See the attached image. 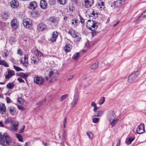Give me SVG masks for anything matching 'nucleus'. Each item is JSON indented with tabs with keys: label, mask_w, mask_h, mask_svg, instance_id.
Returning a JSON list of instances; mask_svg holds the SVG:
<instances>
[{
	"label": "nucleus",
	"mask_w": 146,
	"mask_h": 146,
	"mask_svg": "<svg viewBox=\"0 0 146 146\" xmlns=\"http://www.w3.org/2000/svg\"><path fill=\"white\" fill-rule=\"evenodd\" d=\"M11 142V137L7 133H0V144L5 146H8Z\"/></svg>",
	"instance_id": "f257e3e1"
},
{
	"label": "nucleus",
	"mask_w": 146,
	"mask_h": 146,
	"mask_svg": "<svg viewBox=\"0 0 146 146\" xmlns=\"http://www.w3.org/2000/svg\"><path fill=\"white\" fill-rule=\"evenodd\" d=\"M98 25L99 23L97 22L91 20H88L87 21L86 25L88 28L92 31H94Z\"/></svg>",
	"instance_id": "f03ea898"
},
{
	"label": "nucleus",
	"mask_w": 146,
	"mask_h": 146,
	"mask_svg": "<svg viewBox=\"0 0 146 146\" xmlns=\"http://www.w3.org/2000/svg\"><path fill=\"white\" fill-rule=\"evenodd\" d=\"M58 76L57 73L50 70L49 71L48 75L45 77V78L46 80H49L50 82H53L56 80Z\"/></svg>",
	"instance_id": "7ed1b4c3"
},
{
	"label": "nucleus",
	"mask_w": 146,
	"mask_h": 146,
	"mask_svg": "<svg viewBox=\"0 0 146 146\" xmlns=\"http://www.w3.org/2000/svg\"><path fill=\"white\" fill-rule=\"evenodd\" d=\"M138 72L136 71L130 75L127 80V82L129 83H132L136 79V78L139 75Z\"/></svg>",
	"instance_id": "20e7f679"
},
{
	"label": "nucleus",
	"mask_w": 146,
	"mask_h": 146,
	"mask_svg": "<svg viewBox=\"0 0 146 146\" xmlns=\"http://www.w3.org/2000/svg\"><path fill=\"white\" fill-rule=\"evenodd\" d=\"M79 100V95L78 93L76 92L74 94V98L71 104L72 107L74 108L77 104Z\"/></svg>",
	"instance_id": "39448f33"
},
{
	"label": "nucleus",
	"mask_w": 146,
	"mask_h": 146,
	"mask_svg": "<svg viewBox=\"0 0 146 146\" xmlns=\"http://www.w3.org/2000/svg\"><path fill=\"white\" fill-rule=\"evenodd\" d=\"M34 82L37 84L40 85H42L44 82V80L42 78L36 76L34 78Z\"/></svg>",
	"instance_id": "423d86ee"
},
{
	"label": "nucleus",
	"mask_w": 146,
	"mask_h": 146,
	"mask_svg": "<svg viewBox=\"0 0 146 146\" xmlns=\"http://www.w3.org/2000/svg\"><path fill=\"white\" fill-rule=\"evenodd\" d=\"M11 26L14 29H17L19 26V23L16 19H13L11 22Z\"/></svg>",
	"instance_id": "0eeeda50"
},
{
	"label": "nucleus",
	"mask_w": 146,
	"mask_h": 146,
	"mask_svg": "<svg viewBox=\"0 0 146 146\" xmlns=\"http://www.w3.org/2000/svg\"><path fill=\"white\" fill-rule=\"evenodd\" d=\"M137 133L139 134L143 133L145 132L144 124L143 123L141 124L137 128Z\"/></svg>",
	"instance_id": "6e6552de"
},
{
	"label": "nucleus",
	"mask_w": 146,
	"mask_h": 146,
	"mask_svg": "<svg viewBox=\"0 0 146 146\" xmlns=\"http://www.w3.org/2000/svg\"><path fill=\"white\" fill-rule=\"evenodd\" d=\"M19 125V122L16 121H13L12 122L11 127L12 130L16 131Z\"/></svg>",
	"instance_id": "1a4fd4ad"
},
{
	"label": "nucleus",
	"mask_w": 146,
	"mask_h": 146,
	"mask_svg": "<svg viewBox=\"0 0 146 146\" xmlns=\"http://www.w3.org/2000/svg\"><path fill=\"white\" fill-rule=\"evenodd\" d=\"M115 116L116 115L114 112L112 111H111L108 112L107 119L110 122L112 120L115 119Z\"/></svg>",
	"instance_id": "9d476101"
},
{
	"label": "nucleus",
	"mask_w": 146,
	"mask_h": 146,
	"mask_svg": "<svg viewBox=\"0 0 146 146\" xmlns=\"http://www.w3.org/2000/svg\"><path fill=\"white\" fill-rule=\"evenodd\" d=\"M15 75V72L14 71L10 70L7 71V74L5 75V78L8 79Z\"/></svg>",
	"instance_id": "9b49d317"
},
{
	"label": "nucleus",
	"mask_w": 146,
	"mask_h": 146,
	"mask_svg": "<svg viewBox=\"0 0 146 146\" xmlns=\"http://www.w3.org/2000/svg\"><path fill=\"white\" fill-rule=\"evenodd\" d=\"M23 23L24 26L27 28H29L32 26V22L29 20H24Z\"/></svg>",
	"instance_id": "f8f14e48"
},
{
	"label": "nucleus",
	"mask_w": 146,
	"mask_h": 146,
	"mask_svg": "<svg viewBox=\"0 0 146 146\" xmlns=\"http://www.w3.org/2000/svg\"><path fill=\"white\" fill-rule=\"evenodd\" d=\"M84 6L86 8H89L93 5L94 3V0H86L85 1Z\"/></svg>",
	"instance_id": "ddd939ff"
},
{
	"label": "nucleus",
	"mask_w": 146,
	"mask_h": 146,
	"mask_svg": "<svg viewBox=\"0 0 146 146\" xmlns=\"http://www.w3.org/2000/svg\"><path fill=\"white\" fill-rule=\"evenodd\" d=\"M146 17V10L144 11L142 13L141 15L139 17L138 19L135 21L136 23H138L139 22V20H141L143 18Z\"/></svg>",
	"instance_id": "4468645a"
},
{
	"label": "nucleus",
	"mask_w": 146,
	"mask_h": 146,
	"mask_svg": "<svg viewBox=\"0 0 146 146\" xmlns=\"http://www.w3.org/2000/svg\"><path fill=\"white\" fill-rule=\"evenodd\" d=\"M6 107L3 104H0V113L2 114H5L6 113Z\"/></svg>",
	"instance_id": "2eb2a0df"
},
{
	"label": "nucleus",
	"mask_w": 146,
	"mask_h": 146,
	"mask_svg": "<svg viewBox=\"0 0 146 146\" xmlns=\"http://www.w3.org/2000/svg\"><path fill=\"white\" fill-rule=\"evenodd\" d=\"M11 5L12 8H16L19 5V3L16 0H13L11 2Z\"/></svg>",
	"instance_id": "dca6fc26"
},
{
	"label": "nucleus",
	"mask_w": 146,
	"mask_h": 146,
	"mask_svg": "<svg viewBox=\"0 0 146 146\" xmlns=\"http://www.w3.org/2000/svg\"><path fill=\"white\" fill-rule=\"evenodd\" d=\"M58 36V33L56 32H53L52 38H50V40L52 42H54L56 41V38Z\"/></svg>",
	"instance_id": "f3484780"
},
{
	"label": "nucleus",
	"mask_w": 146,
	"mask_h": 146,
	"mask_svg": "<svg viewBox=\"0 0 146 146\" xmlns=\"http://www.w3.org/2000/svg\"><path fill=\"white\" fill-rule=\"evenodd\" d=\"M47 3L45 0H41L40 3V6L42 9H46L47 7Z\"/></svg>",
	"instance_id": "a211bd4d"
},
{
	"label": "nucleus",
	"mask_w": 146,
	"mask_h": 146,
	"mask_svg": "<svg viewBox=\"0 0 146 146\" xmlns=\"http://www.w3.org/2000/svg\"><path fill=\"white\" fill-rule=\"evenodd\" d=\"M37 29L39 32H40L45 30L46 28L45 25L41 23L38 25Z\"/></svg>",
	"instance_id": "6ab92c4d"
},
{
	"label": "nucleus",
	"mask_w": 146,
	"mask_h": 146,
	"mask_svg": "<svg viewBox=\"0 0 146 146\" xmlns=\"http://www.w3.org/2000/svg\"><path fill=\"white\" fill-rule=\"evenodd\" d=\"M49 21L52 24L54 25L58 23V21L56 20V18L54 17L50 18Z\"/></svg>",
	"instance_id": "aec40b11"
},
{
	"label": "nucleus",
	"mask_w": 146,
	"mask_h": 146,
	"mask_svg": "<svg viewBox=\"0 0 146 146\" xmlns=\"http://www.w3.org/2000/svg\"><path fill=\"white\" fill-rule=\"evenodd\" d=\"M37 4L35 1H33L30 3L29 8L31 9H34L37 7Z\"/></svg>",
	"instance_id": "412c9836"
},
{
	"label": "nucleus",
	"mask_w": 146,
	"mask_h": 146,
	"mask_svg": "<svg viewBox=\"0 0 146 146\" xmlns=\"http://www.w3.org/2000/svg\"><path fill=\"white\" fill-rule=\"evenodd\" d=\"M32 63H33L34 64H37L39 61V59L36 56H33L31 58Z\"/></svg>",
	"instance_id": "4be33fe9"
},
{
	"label": "nucleus",
	"mask_w": 146,
	"mask_h": 146,
	"mask_svg": "<svg viewBox=\"0 0 146 146\" xmlns=\"http://www.w3.org/2000/svg\"><path fill=\"white\" fill-rule=\"evenodd\" d=\"M98 16V14L97 12L94 11V10H93L92 12V13L90 15V18L91 19H96V17Z\"/></svg>",
	"instance_id": "5701e85b"
},
{
	"label": "nucleus",
	"mask_w": 146,
	"mask_h": 146,
	"mask_svg": "<svg viewBox=\"0 0 146 146\" xmlns=\"http://www.w3.org/2000/svg\"><path fill=\"white\" fill-rule=\"evenodd\" d=\"M68 33L73 37H76V34L77 33L74 30L72 29L69 30Z\"/></svg>",
	"instance_id": "b1692460"
},
{
	"label": "nucleus",
	"mask_w": 146,
	"mask_h": 146,
	"mask_svg": "<svg viewBox=\"0 0 146 146\" xmlns=\"http://www.w3.org/2000/svg\"><path fill=\"white\" fill-rule=\"evenodd\" d=\"M68 33L73 37H76V34L77 33L74 30L72 29L69 30Z\"/></svg>",
	"instance_id": "393cba45"
},
{
	"label": "nucleus",
	"mask_w": 146,
	"mask_h": 146,
	"mask_svg": "<svg viewBox=\"0 0 146 146\" xmlns=\"http://www.w3.org/2000/svg\"><path fill=\"white\" fill-rule=\"evenodd\" d=\"M99 65V62L98 61H96L95 63L92 64L91 66V68L93 70H95L97 68Z\"/></svg>",
	"instance_id": "a878e982"
},
{
	"label": "nucleus",
	"mask_w": 146,
	"mask_h": 146,
	"mask_svg": "<svg viewBox=\"0 0 146 146\" xmlns=\"http://www.w3.org/2000/svg\"><path fill=\"white\" fill-rule=\"evenodd\" d=\"M72 46L70 44H66L64 48L65 51L67 52H69L72 48Z\"/></svg>",
	"instance_id": "bb28decb"
},
{
	"label": "nucleus",
	"mask_w": 146,
	"mask_h": 146,
	"mask_svg": "<svg viewBox=\"0 0 146 146\" xmlns=\"http://www.w3.org/2000/svg\"><path fill=\"white\" fill-rule=\"evenodd\" d=\"M121 1V0H117L115 1L114 2V5L115 6V7L120 6Z\"/></svg>",
	"instance_id": "cd10ccee"
},
{
	"label": "nucleus",
	"mask_w": 146,
	"mask_h": 146,
	"mask_svg": "<svg viewBox=\"0 0 146 146\" xmlns=\"http://www.w3.org/2000/svg\"><path fill=\"white\" fill-rule=\"evenodd\" d=\"M75 38V40H76V42L81 41L82 40L81 37V36L78 33H77L76 34V36L74 37Z\"/></svg>",
	"instance_id": "c85d7f7f"
},
{
	"label": "nucleus",
	"mask_w": 146,
	"mask_h": 146,
	"mask_svg": "<svg viewBox=\"0 0 146 146\" xmlns=\"http://www.w3.org/2000/svg\"><path fill=\"white\" fill-rule=\"evenodd\" d=\"M34 52L35 54L36 55L35 56H36L38 57L39 56L40 57L42 55V54L41 52L37 50H35L34 51Z\"/></svg>",
	"instance_id": "c756f323"
},
{
	"label": "nucleus",
	"mask_w": 146,
	"mask_h": 146,
	"mask_svg": "<svg viewBox=\"0 0 146 146\" xmlns=\"http://www.w3.org/2000/svg\"><path fill=\"white\" fill-rule=\"evenodd\" d=\"M14 86L15 85L13 83H9L7 84L6 87L7 88L11 89H13Z\"/></svg>",
	"instance_id": "7c9ffc66"
},
{
	"label": "nucleus",
	"mask_w": 146,
	"mask_h": 146,
	"mask_svg": "<svg viewBox=\"0 0 146 146\" xmlns=\"http://www.w3.org/2000/svg\"><path fill=\"white\" fill-rule=\"evenodd\" d=\"M18 75L24 78H26L28 76L27 74L22 72L19 73Z\"/></svg>",
	"instance_id": "2f4dec72"
},
{
	"label": "nucleus",
	"mask_w": 146,
	"mask_h": 146,
	"mask_svg": "<svg viewBox=\"0 0 146 146\" xmlns=\"http://www.w3.org/2000/svg\"><path fill=\"white\" fill-rule=\"evenodd\" d=\"M134 138H128L126 140V142L127 144L129 145L132 142L134 139Z\"/></svg>",
	"instance_id": "473e14b6"
},
{
	"label": "nucleus",
	"mask_w": 146,
	"mask_h": 146,
	"mask_svg": "<svg viewBox=\"0 0 146 146\" xmlns=\"http://www.w3.org/2000/svg\"><path fill=\"white\" fill-rule=\"evenodd\" d=\"M104 111H97L96 112V114L94 115L96 117H100L103 114Z\"/></svg>",
	"instance_id": "72a5a7b5"
},
{
	"label": "nucleus",
	"mask_w": 146,
	"mask_h": 146,
	"mask_svg": "<svg viewBox=\"0 0 146 146\" xmlns=\"http://www.w3.org/2000/svg\"><path fill=\"white\" fill-rule=\"evenodd\" d=\"M15 108L13 106H11L9 108V111L10 112V114L12 115H14Z\"/></svg>",
	"instance_id": "f704fd0d"
},
{
	"label": "nucleus",
	"mask_w": 146,
	"mask_h": 146,
	"mask_svg": "<svg viewBox=\"0 0 146 146\" xmlns=\"http://www.w3.org/2000/svg\"><path fill=\"white\" fill-rule=\"evenodd\" d=\"M0 65H3L6 67H8L9 65L4 60H0Z\"/></svg>",
	"instance_id": "c9c22d12"
},
{
	"label": "nucleus",
	"mask_w": 146,
	"mask_h": 146,
	"mask_svg": "<svg viewBox=\"0 0 146 146\" xmlns=\"http://www.w3.org/2000/svg\"><path fill=\"white\" fill-rule=\"evenodd\" d=\"M9 15L7 13H4L1 15V17L3 20L7 19Z\"/></svg>",
	"instance_id": "e433bc0d"
},
{
	"label": "nucleus",
	"mask_w": 146,
	"mask_h": 146,
	"mask_svg": "<svg viewBox=\"0 0 146 146\" xmlns=\"http://www.w3.org/2000/svg\"><path fill=\"white\" fill-rule=\"evenodd\" d=\"M16 135L17 138L18 139L19 141L23 142V138L22 136L21 135L18 133H16Z\"/></svg>",
	"instance_id": "4c0bfd02"
},
{
	"label": "nucleus",
	"mask_w": 146,
	"mask_h": 146,
	"mask_svg": "<svg viewBox=\"0 0 146 146\" xmlns=\"http://www.w3.org/2000/svg\"><path fill=\"white\" fill-rule=\"evenodd\" d=\"M87 135L91 139H92L93 138V134L92 132L89 131H87L86 133Z\"/></svg>",
	"instance_id": "58836bf2"
},
{
	"label": "nucleus",
	"mask_w": 146,
	"mask_h": 146,
	"mask_svg": "<svg viewBox=\"0 0 146 146\" xmlns=\"http://www.w3.org/2000/svg\"><path fill=\"white\" fill-rule=\"evenodd\" d=\"M67 0H57L58 3L62 5L65 4L67 2Z\"/></svg>",
	"instance_id": "ea45409f"
},
{
	"label": "nucleus",
	"mask_w": 146,
	"mask_h": 146,
	"mask_svg": "<svg viewBox=\"0 0 146 146\" xmlns=\"http://www.w3.org/2000/svg\"><path fill=\"white\" fill-rule=\"evenodd\" d=\"M79 52H77L75 53L73 56L72 58L73 59L76 60L78 58L79 55L80 54Z\"/></svg>",
	"instance_id": "a19ab883"
},
{
	"label": "nucleus",
	"mask_w": 146,
	"mask_h": 146,
	"mask_svg": "<svg viewBox=\"0 0 146 146\" xmlns=\"http://www.w3.org/2000/svg\"><path fill=\"white\" fill-rule=\"evenodd\" d=\"M9 54V52L7 50H5L3 51V56L4 57H7Z\"/></svg>",
	"instance_id": "79ce46f5"
},
{
	"label": "nucleus",
	"mask_w": 146,
	"mask_h": 146,
	"mask_svg": "<svg viewBox=\"0 0 146 146\" xmlns=\"http://www.w3.org/2000/svg\"><path fill=\"white\" fill-rule=\"evenodd\" d=\"M12 120L11 118L10 117L6 119L5 121V123L7 124L10 123L11 122L12 123Z\"/></svg>",
	"instance_id": "37998d69"
},
{
	"label": "nucleus",
	"mask_w": 146,
	"mask_h": 146,
	"mask_svg": "<svg viewBox=\"0 0 146 146\" xmlns=\"http://www.w3.org/2000/svg\"><path fill=\"white\" fill-rule=\"evenodd\" d=\"M68 96V95L67 94H66L63 95L62 96L60 99V101H62L63 100H64L66 98H67Z\"/></svg>",
	"instance_id": "c03bdc74"
},
{
	"label": "nucleus",
	"mask_w": 146,
	"mask_h": 146,
	"mask_svg": "<svg viewBox=\"0 0 146 146\" xmlns=\"http://www.w3.org/2000/svg\"><path fill=\"white\" fill-rule=\"evenodd\" d=\"M17 102H19L20 104L23 103L24 102V99L22 98L21 97H18L17 98Z\"/></svg>",
	"instance_id": "a18cd8bd"
},
{
	"label": "nucleus",
	"mask_w": 146,
	"mask_h": 146,
	"mask_svg": "<svg viewBox=\"0 0 146 146\" xmlns=\"http://www.w3.org/2000/svg\"><path fill=\"white\" fill-rule=\"evenodd\" d=\"M112 121L110 122L111 125L112 126H113L115 125V124L117 122V119H114L112 120Z\"/></svg>",
	"instance_id": "49530a36"
},
{
	"label": "nucleus",
	"mask_w": 146,
	"mask_h": 146,
	"mask_svg": "<svg viewBox=\"0 0 146 146\" xmlns=\"http://www.w3.org/2000/svg\"><path fill=\"white\" fill-rule=\"evenodd\" d=\"M13 68L16 71H23V70L20 67L16 66L15 65L13 66Z\"/></svg>",
	"instance_id": "de8ad7c7"
},
{
	"label": "nucleus",
	"mask_w": 146,
	"mask_h": 146,
	"mask_svg": "<svg viewBox=\"0 0 146 146\" xmlns=\"http://www.w3.org/2000/svg\"><path fill=\"white\" fill-rule=\"evenodd\" d=\"M105 100V98L104 97H103L98 102V104L100 105H102L104 102Z\"/></svg>",
	"instance_id": "09e8293b"
},
{
	"label": "nucleus",
	"mask_w": 146,
	"mask_h": 146,
	"mask_svg": "<svg viewBox=\"0 0 146 146\" xmlns=\"http://www.w3.org/2000/svg\"><path fill=\"white\" fill-rule=\"evenodd\" d=\"M92 120L93 123H96L99 122V119L98 118H94Z\"/></svg>",
	"instance_id": "8fccbe9b"
},
{
	"label": "nucleus",
	"mask_w": 146,
	"mask_h": 146,
	"mask_svg": "<svg viewBox=\"0 0 146 146\" xmlns=\"http://www.w3.org/2000/svg\"><path fill=\"white\" fill-rule=\"evenodd\" d=\"M17 53L20 55H22L23 54V51L21 49H19L17 50Z\"/></svg>",
	"instance_id": "3c124183"
},
{
	"label": "nucleus",
	"mask_w": 146,
	"mask_h": 146,
	"mask_svg": "<svg viewBox=\"0 0 146 146\" xmlns=\"http://www.w3.org/2000/svg\"><path fill=\"white\" fill-rule=\"evenodd\" d=\"M6 100L7 102L8 103H10L12 102L11 100L9 97H7L6 98Z\"/></svg>",
	"instance_id": "603ef678"
},
{
	"label": "nucleus",
	"mask_w": 146,
	"mask_h": 146,
	"mask_svg": "<svg viewBox=\"0 0 146 146\" xmlns=\"http://www.w3.org/2000/svg\"><path fill=\"white\" fill-rule=\"evenodd\" d=\"M25 128V126H23L21 129L19 131V133H20L23 132L24 131V129Z\"/></svg>",
	"instance_id": "864d4df0"
},
{
	"label": "nucleus",
	"mask_w": 146,
	"mask_h": 146,
	"mask_svg": "<svg viewBox=\"0 0 146 146\" xmlns=\"http://www.w3.org/2000/svg\"><path fill=\"white\" fill-rule=\"evenodd\" d=\"M24 59L25 60V62L26 63L27 62H28V56L27 55H25L24 57Z\"/></svg>",
	"instance_id": "5fc2aeb1"
},
{
	"label": "nucleus",
	"mask_w": 146,
	"mask_h": 146,
	"mask_svg": "<svg viewBox=\"0 0 146 146\" xmlns=\"http://www.w3.org/2000/svg\"><path fill=\"white\" fill-rule=\"evenodd\" d=\"M55 2V0H49V2L50 4H54Z\"/></svg>",
	"instance_id": "6e6d98bb"
},
{
	"label": "nucleus",
	"mask_w": 146,
	"mask_h": 146,
	"mask_svg": "<svg viewBox=\"0 0 146 146\" xmlns=\"http://www.w3.org/2000/svg\"><path fill=\"white\" fill-rule=\"evenodd\" d=\"M17 80L20 83L24 82V80L21 78H18Z\"/></svg>",
	"instance_id": "4d7b16f0"
},
{
	"label": "nucleus",
	"mask_w": 146,
	"mask_h": 146,
	"mask_svg": "<svg viewBox=\"0 0 146 146\" xmlns=\"http://www.w3.org/2000/svg\"><path fill=\"white\" fill-rule=\"evenodd\" d=\"M73 4H77L78 2V0H71Z\"/></svg>",
	"instance_id": "13d9d810"
},
{
	"label": "nucleus",
	"mask_w": 146,
	"mask_h": 146,
	"mask_svg": "<svg viewBox=\"0 0 146 146\" xmlns=\"http://www.w3.org/2000/svg\"><path fill=\"white\" fill-rule=\"evenodd\" d=\"M120 144V140L119 139L117 141V144L116 146H119Z\"/></svg>",
	"instance_id": "bf43d9fd"
},
{
	"label": "nucleus",
	"mask_w": 146,
	"mask_h": 146,
	"mask_svg": "<svg viewBox=\"0 0 146 146\" xmlns=\"http://www.w3.org/2000/svg\"><path fill=\"white\" fill-rule=\"evenodd\" d=\"M91 105L92 106L94 107H96V104L95 102H92V103H91Z\"/></svg>",
	"instance_id": "052dcab7"
},
{
	"label": "nucleus",
	"mask_w": 146,
	"mask_h": 146,
	"mask_svg": "<svg viewBox=\"0 0 146 146\" xmlns=\"http://www.w3.org/2000/svg\"><path fill=\"white\" fill-rule=\"evenodd\" d=\"M104 2H101L98 3V6H104Z\"/></svg>",
	"instance_id": "680f3d73"
},
{
	"label": "nucleus",
	"mask_w": 146,
	"mask_h": 146,
	"mask_svg": "<svg viewBox=\"0 0 146 146\" xmlns=\"http://www.w3.org/2000/svg\"><path fill=\"white\" fill-rule=\"evenodd\" d=\"M80 22L82 23H84V19L81 16H80Z\"/></svg>",
	"instance_id": "e2e57ef3"
},
{
	"label": "nucleus",
	"mask_w": 146,
	"mask_h": 146,
	"mask_svg": "<svg viewBox=\"0 0 146 146\" xmlns=\"http://www.w3.org/2000/svg\"><path fill=\"white\" fill-rule=\"evenodd\" d=\"M74 76L73 75H70L68 78V80H69L72 79L73 77Z\"/></svg>",
	"instance_id": "0e129e2a"
},
{
	"label": "nucleus",
	"mask_w": 146,
	"mask_h": 146,
	"mask_svg": "<svg viewBox=\"0 0 146 146\" xmlns=\"http://www.w3.org/2000/svg\"><path fill=\"white\" fill-rule=\"evenodd\" d=\"M4 127V125L3 124V123L2 122L0 121V127Z\"/></svg>",
	"instance_id": "69168bd1"
},
{
	"label": "nucleus",
	"mask_w": 146,
	"mask_h": 146,
	"mask_svg": "<svg viewBox=\"0 0 146 146\" xmlns=\"http://www.w3.org/2000/svg\"><path fill=\"white\" fill-rule=\"evenodd\" d=\"M67 122V118L65 117L64 118V122H63V124H66Z\"/></svg>",
	"instance_id": "338daca9"
},
{
	"label": "nucleus",
	"mask_w": 146,
	"mask_h": 146,
	"mask_svg": "<svg viewBox=\"0 0 146 146\" xmlns=\"http://www.w3.org/2000/svg\"><path fill=\"white\" fill-rule=\"evenodd\" d=\"M97 110V107L96 106V107H94V108L93 110L95 112H96Z\"/></svg>",
	"instance_id": "774afa93"
}]
</instances>
